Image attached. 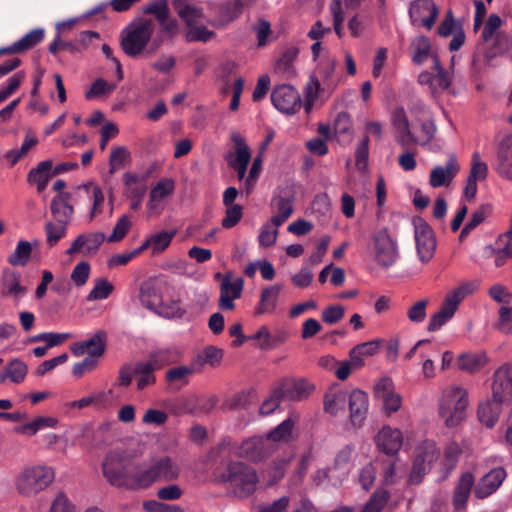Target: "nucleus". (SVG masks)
Listing matches in <instances>:
<instances>
[{
    "label": "nucleus",
    "mask_w": 512,
    "mask_h": 512,
    "mask_svg": "<svg viewBox=\"0 0 512 512\" xmlns=\"http://www.w3.org/2000/svg\"><path fill=\"white\" fill-rule=\"evenodd\" d=\"M217 478L227 485L234 496L239 498H246L253 494L258 482L256 471L238 461L229 462L222 470L218 468Z\"/></svg>",
    "instance_id": "obj_1"
},
{
    "label": "nucleus",
    "mask_w": 512,
    "mask_h": 512,
    "mask_svg": "<svg viewBox=\"0 0 512 512\" xmlns=\"http://www.w3.org/2000/svg\"><path fill=\"white\" fill-rule=\"evenodd\" d=\"M180 468L169 456L152 458L149 463L137 465L138 490L146 489L155 482H171L179 477Z\"/></svg>",
    "instance_id": "obj_2"
},
{
    "label": "nucleus",
    "mask_w": 512,
    "mask_h": 512,
    "mask_svg": "<svg viewBox=\"0 0 512 512\" xmlns=\"http://www.w3.org/2000/svg\"><path fill=\"white\" fill-rule=\"evenodd\" d=\"M467 392L460 386L446 388L439 400V415L447 427L453 428L465 418Z\"/></svg>",
    "instance_id": "obj_3"
},
{
    "label": "nucleus",
    "mask_w": 512,
    "mask_h": 512,
    "mask_svg": "<svg viewBox=\"0 0 512 512\" xmlns=\"http://www.w3.org/2000/svg\"><path fill=\"white\" fill-rule=\"evenodd\" d=\"M102 472L107 481L115 487L138 490L137 465L129 471L124 458L116 452L108 453L102 463Z\"/></svg>",
    "instance_id": "obj_4"
},
{
    "label": "nucleus",
    "mask_w": 512,
    "mask_h": 512,
    "mask_svg": "<svg viewBox=\"0 0 512 512\" xmlns=\"http://www.w3.org/2000/svg\"><path fill=\"white\" fill-rule=\"evenodd\" d=\"M370 255L382 269H389L400 257L399 246L388 228L376 230L371 236Z\"/></svg>",
    "instance_id": "obj_5"
},
{
    "label": "nucleus",
    "mask_w": 512,
    "mask_h": 512,
    "mask_svg": "<svg viewBox=\"0 0 512 512\" xmlns=\"http://www.w3.org/2000/svg\"><path fill=\"white\" fill-rule=\"evenodd\" d=\"M54 478V470L49 466H28L19 473L15 485L21 495L31 497L45 490Z\"/></svg>",
    "instance_id": "obj_6"
},
{
    "label": "nucleus",
    "mask_w": 512,
    "mask_h": 512,
    "mask_svg": "<svg viewBox=\"0 0 512 512\" xmlns=\"http://www.w3.org/2000/svg\"><path fill=\"white\" fill-rule=\"evenodd\" d=\"M266 438L254 436L244 440L240 445H236L230 439H224L219 444L220 451H233L238 457L245 458L252 462L263 460L269 453V447Z\"/></svg>",
    "instance_id": "obj_7"
},
{
    "label": "nucleus",
    "mask_w": 512,
    "mask_h": 512,
    "mask_svg": "<svg viewBox=\"0 0 512 512\" xmlns=\"http://www.w3.org/2000/svg\"><path fill=\"white\" fill-rule=\"evenodd\" d=\"M468 287V284H464L447 293L440 310L431 316L427 326L428 331L433 332L439 330L454 316L460 302L468 292Z\"/></svg>",
    "instance_id": "obj_8"
},
{
    "label": "nucleus",
    "mask_w": 512,
    "mask_h": 512,
    "mask_svg": "<svg viewBox=\"0 0 512 512\" xmlns=\"http://www.w3.org/2000/svg\"><path fill=\"white\" fill-rule=\"evenodd\" d=\"M417 254L422 263L429 262L436 249V238L431 226L421 217L413 219Z\"/></svg>",
    "instance_id": "obj_9"
},
{
    "label": "nucleus",
    "mask_w": 512,
    "mask_h": 512,
    "mask_svg": "<svg viewBox=\"0 0 512 512\" xmlns=\"http://www.w3.org/2000/svg\"><path fill=\"white\" fill-rule=\"evenodd\" d=\"M271 102L278 111L288 115L297 113L302 107L300 94L289 84L275 86L271 93Z\"/></svg>",
    "instance_id": "obj_10"
},
{
    "label": "nucleus",
    "mask_w": 512,
    "mask_h": 512,
    "mask_svg": "<svg viewBox=\"0 0 512 512\" xmlns=\"http://www.w3.org/2000/svg\"><path fill=\"white\" fill-rule=\"evenodd\" d=\"M438 14L439 9L433 0H415L409 7V16L415 28L431 30Z\"/></svg>",
    "instance_id": "obj_11"
},
{
    "label": "nucleus",
    "mask_w": 512,
    "mask_h": 512,
    "mask_svg": "<svg viewBox=\"0 0 512 512\" xmlns=\"http://www.w3.org/2000/svg\"><path fill=\"white\" fill-rule=\"evenodd\" d=\"M295 202V191L293 187L287 186L279 189L271 200V208L276 212L271 217V222L275 227L284 224L293 214V205Z\"/></svg>",
    "instance_id": "obj_12"
},
{
    "label": "nucleus",
    "mask_w": 512,
    "mask_h": 512,
    "mask_svg": "<svg viewBox=\"0 0 512 512\" xmlns=\"http://www.w3.org/2000/svg\"><path fill=\"white\" fill-rule=\"evenodd\" d=\"M437 458L438 452L434 444L426 443L424 446L419 447L413 461L409 481L413 484H419L423 476L430 471Z\"/></svg>",
    "instance_id": "obj_13"
},
{
    "label": "nucleus",
    "mask_w": 512,
    "mask_h": 512,
    "mask_svg": "<svg viewBox=\"0 0 512 512\" xmlns=\"http://www.w3.org/2000/svg\"><path fill=\"white\" fill-rule=\"evenodd\" d=\"M152 34H123L120 45L123 52L129 57L139 56L151 42L150 53L154 52L161 44L160 37L151 39Z\"/></svg>",
    "instance_id": "obj_14"
},
{
    "label": "nucleus",
    "mask_w": 512,
    "mask_h": 512,
    "mask_svg": "<svg viewBox=\"0 0 512 512\" xmlns=\"http://www.w3.org/2000/svg\"><path fill=\"white\" fill-rule=\"evenodd\" d=\"M507 477L504 467H495L484 474L477 482L474 495L477 499H485L495 493Z\"/></svg>",
    "instance_id": "obj_15"
},
{
    "label": "nucleus",
    "mask_w": 512,
    "mask_h": 512,
    "mask_svg": "<svg viewBox=\"0 0 512 512\" xmlns=\"http://www.w3.org/2000/svg\"><path fill=\"white\" fill-rule=\"evenodd\" d=\"M511 45L508 34H482L478 43V50L490 62L492 59L504 54Z\"/></svg>",
    "instance_id": "obj_16"
},
{
    "label": "nucleus",
    "mask_w": 512,
    "mask_h": 512,
    "mask_svg": "<svg viewBox=\"0 0 512 512\" xmlns=\"http://www.w3.org/2000/svg\"><path fill=\"white\" fill-rule=\"evenodd\" d=\"M492 394L504 401L512 399V364L504 363L493 375Z\"/></svg>",
    "instance_id": "obj_17"
},
{
    "label": "nucleus",
    "mask_w": 512,
    "mask_h": 512,
    "mask_svg": "<svg viewBox=\"0 0 512 512\" xmlns=\"http://www.w3.org/2000/svg\"><path fill=\"white\" fill-rule=\"evenodd\" d=\"M277 388L283 399L288 401H301L311 394L314 386L305 379H285Z\"/></svg>",
    "instance_id": "obj_18"
},
{
    "label": "nucleus",
    "mask_w": 512,
    "mask_h": 512,
    "mask_svg": "<svg viewBox=\"0 0 512 512\" xmlns=\"http://www.w3.org/2000/svg\"><path fill=\"white\" fill-rule=\"evenodd\" d=\"M106 340V332L99 330L90 339L74 343L71 346V352L75 356H81L85 353H88V356L97 359L105 352Z\"/></svg>",
    "instance_id": "obj_19"
},
{
    "label": "nucleus",
    "mask_w": 512,
    "mask_h": 512,
    "mask_svg": "<svg viewBox=\"0 0 512 512\" xmlns=\"http://www.w3.org/2000/svg\"><path fill=\"white\" fill-rule=\"evenodd\" d=\"M403 438L399 429H392L389 426L383 427L376 436V445L380 451L389 457L398 455L402 447Z\"/></svg>",
    "instance_id": "obj_20"
},
{
    "label": "nucleus",
    "mask_w": 512,
    "mask_h": 512,
    "mask_svg": "<svg viewBox=\"0 0 512 512\" xmlns=\"http://www.w3.org/2000/svg\"><path fill=\"white\" fill-rule=\"evenodd\" d=\"M476 484L472 472L466 471L460 475L455 484L452 497V504L456 511H461L466 508L470 494L472 490L474 491Z\"/></svg>",
    "instance_id": "obj_21"
},
{
    "label": "nucleus",
    "mask_w": 512,
    "mask_h": 512,
    "mask_svg": "<svg viewBox=\"0 0 512 512\" xmlns=\"http://www.w3.org/2000/svg\"><path fill=\"white\" fill-rule=\"evenodd\" d=\"M411 60L416 65H422L428 59H432L433 64L435 60H439L436 49L432 46L429 37L421 34L415 37L410 44Z\"/></svg>",
    "instance_id": "obj_22"
},
{
    "label": "nucleus",
    "mask_w": 512,
    "mask_h": 512,
    "mask_svg": "<svg viewBox=\"0 0 512 512\" xmlns=\"http://www.w3.org/2000/svg\"><path fill=\"white\" fill-rule=\"evenodd\" d=\"M242 289V278L231 282L230 277L226 275L220 285L219 308L226 311L233 310L235 308L234 300L241 297Z\"/></svg>",
    "instance_id": "obj_23"
},
{
    "label": "nucleus",
    "mask_w": 512,
    "mask_h": 512,
    "mask_svg": "<svg viewBox=\"0 0 512 512\" xmlns=\"http://www.w3.org/2000/svg\"><path fill=\"white\" fill-rule=\"evenodd\" d=\"M460 170L457 158L454 154H450L445 167L435 166L429 177V183L433 188H439L448 185Z\"/></svg>",
    "instance_id": "obj_24"
},
{
    "label": "nucleus",
    "mask_w": 512,
    "mask_h": 512,
    "mask_svg": "<svg viewBox=\"0 0 512 512\" xmlns=\"http://www.w3.org/2000/svg\"><path fill=\"white\" fill-rule=\"evenodd\" d=\"M348 405L352 425L361 426L368 412V395L360 389H354L349 392Z\"/></svg>",
    "instance_id": "obj_25"
},
{
    "label": "nucleus",
    "mask_w": 512,
    "mask_h": 512,
    "mask_svg": "<svg viewBox=\"0 0 512 512\" xmlns=\"http://www.w3.org/2000/svg\"><path fill=\"white\" fill-rule=\"evenodd\" d=\"M494 169L501 178L512 181V137L501 141Z\"/></svg>",
    "instance_id": "obj_26"
},
{
    "label": "nucleus",
    "mask_w": 512,
    "mask_h": 512,
    "mask_svg": "<svg viewBox=\"0 0 512 512\" xmlns=\"http://www.w3.org/2000/svg\"><path fill=\"white\" fill-rule=\"evenodd\" d=\"M104 240L105 234L102 232L80 234L66 251V254L73 255L79 252L85 254L95 253Z\"/></svg>",
    "instance_id": "obj_27"
},
{
    "label": "nucleus",
    "mask_w": 512,
    "mask_h": 512,
    "mask_svg": "<svg viewBox=\"0 0 512 512\" xmlns=\"http://www.w3.org/2000/svg\"><path fill=\"white\" fill-rule=\"evenodd\" d=\"M299 54L296 46H288L284 49L274 65V73L283 79L289 80L296 76L294 62Z\"/></svg>",
    "instance_id": "obj_28"
},
{
    "label": "nucleus",
    "mask_w": 512,
    "mask_h": 512,
    "mask_svg": "<svg viewBox=\"0 0 512 512\" xmlns=\"http://www.w3.org/2000/svg\"><path fill=\"white\" fill-rule=\"evenodd\" d=\"M504 402V400L495 398L492 394L490 399L481 403L478 407L477 415L479 421L486 427L492 428L499 419Z\"/></svg>",
    "instance_id": "obj_29"
},
{
    "label": "nucleus",
    "mask_w": 512,
    "mask_h": 512,
    "mask_svg": "<svg viewBox=\"0 0 512 512\" xmlns=\"http://www.w3.org/2000/svg\"><path fill=\"white\" fill-rule=\"evenodd\" d=\"M231 141L234 143L235 153H229L225 157L229 167L248 166L251 152L244 138L239 133H232Z\"/></svg>",
    "instance_id": "obj_30"
},
{
    "label": "nucleus",
    "mask_w": 512,
    "mask_h": 512,
    "mask_svg": "<svg viewBox=\"0 0 512 512\" xmlns=\"http://www.w3.org/2000/svg\"><path fill=\"white\" fill-rule=\"evenodd\" d=\"M70 198L69 193H60L51 200L50 209L56 222L69 224L74 213Z\"/></svg>",
    "instance_id": "obj_31"
},
{
    "label": "nucleus",
    "mask_w": 512,
    "mask_h": 512,
    "mask_svg": "<svg viewBox=\"0 0 512 512\" xmlns=\"http://www.w3.org/2000/svg\"><path fill=\"white\" fill-rule=\"evenodd\" d=\"M138 298L142 306L151 311H156L162 303L161 291L152 280L141 283Z\"/></svg>",
    "instance_id": "obj_32"
},
{
    "label": "nucleus",
    "mask_w": 512,
    "mask_h": 512,
    "mask_svg": "<svg viewBox=\"0 0 512 512\" xmlns=\"http://www.w3.org/2000/svg\"><path fill=\"white\" fill-rule=\"evenodd\" d=\"M199 372V367H196L194 363L191 362L190 365H182L168 369L165 374V381L169 384L177 385V388H181L188 385L190 377Z\"/></svg>",
    "instance_id": "obj_33"
},
{
    "label": "nucleus",
    "mask_w": 512,
    "mask_h": 512,
    "mask_svg": "<svg viewBox=\"0 0 512 512\" xmlns=\"http://www.w3.org/2000/svg\"><path fill=\"white\" fill-rule=\"evenodd\" d=\"M52 165L51 160L42 161L29 172L28 181L37 185L38 192H43L50 178L53 177L51 172Z\"/></svg>",
    "instance_id": "obj_34"
},
{
    "label": "nucleus",
    "mask_w": 512,
    "mask_h": 512,
    "mask_svg": "<svg viewBox=\"0 0 512 512\" xmlns=\"http://www.w3.org/2000/svg\"><path fill=\"white\" fill-rule=\"evenodd\" d=\"M348 397V390L335 389L330 391L324 397V410L331 415H336L339 411L345 410Z\"/></svg>",
    "instance_id": "obj_35"
},
{
    "label": "nucleus",
    "mask_w": 512,
    "mask_h": 512,
    "mask_svg": "<svg viewBox=\"0 0 512 512\" xmlns=\"http://www.w3.org/2000/svg\"><path fill=\"white\" fill-rule=\"evenodd\" d=\"M281 286L272 285L262 290L260 300L256 308V314L272 313L276 308Z\"/></svg>",
    "instance_id": "obj_36"
},
{
    "label": "nucleus",
    "mask_w": 512,
    "mask_h": 512,
    "mask_svg": "<svg viewBox=\"0 0 512 512\" xmlns=\"http://www.w3.org/2000/svg\"><path fill=\"white\" fill-rule=\"evenodd\" d=\"M179 358L176 349L171 347H161L153 350L148 357V361L157 370L163 367L175 363Z\"/></svg>",
    "instance_id": "obj_37"
},
{
    "label": "nucleus",
    "mask_w": 512,
    "mask_h": 512,
    "mask_svg": "<svg viewBox=\"0 0 512 512\" xmlns=\"http://www.w3.org/2000/svg\"><path fill=\"white\" fill-rule=\"evenodd\" d=\"M487 362L488 359L484 352L462 353L457 360L459 369L470 373L480 370Z\"/></svg>",
    "instance_id": "obj_38"
},
{
    "label": "nucleus",
    "mask_w": 512,
    "mask_h": 512,
    "mask_svg": "<svg viewBox=\"0 0 512 512\" xmlns=\"http://www.w3.org/2000/svg\"><path fill=\"white\" fill-rule=\"evenodd\" d=\"M334 133L340 143H349L353 135V125L347 112L338 113L334 121Z\"/></svg>",
    "instance_id": "obj_39"
},
{
    "label": "nucleus",
    "mask_w": 512,
    "mask_h": 512,
    "mask_svg": "<svg viewBox=\"0 0 512 512\" xmlns=\"http://www.w3.org/2000/svg\"><path fill=\"white\" fill-rule=\"evenodd\" d=\"M44 38V34H25L21 39L14 42L12 45L1 48L0 49V55L1 54H17L25 52L31 48H33L35 45L40 43Z\"/></svg>",
    "instance_id": "obj_40"
},
{
    "label": "nucleus",
    "mask_w": 512,
    "mask_h": 512,
    "mask_svg": "<svg viewBox=\"0 0 512 512\" xmlns=\"http://www.w3.org/2000/svg\"><path fill=\"white\" fill-rule=\"evenodd\" d=\"M223 358V350L215 346H207L193 359V363L201 370L205 364L216 367Z\"/></svg>",
    "instance_id": "obj_41"
},
{
    "label": "nucleus",
    "mask_w": 512,
    "mask_h": 512,
    "mask_svg": "<svg viewBox=\"0 0 512 512\" xmlns=\"http://www.w3.org/2000/svg\"><path fill=\"white\" fill-rule=\"evenodd\" d=\"M33 247L30 242L26 240L18 241L15 250L11 253L7 262L12 266L24 267L29 262L32 255Z\"/></svg>",
    "instance_id": "obj_42"
},
{
    "label": "nucleus",
    "mask_w": 512,
    "mask_h": 512,
    "mask_svg": "<svg viewBox=\"0 0 512 512\" xmlns=\"http://www.w3.org/2000/svg\"><path fill=\"white\" fill-rule=\"evenodd\" d=\"M203 16L204 13L201 7L190 5V7H186L184 13L180 15V18L186 23L190 32H210L201 25Z\"/></svg>",
    "instance_id": "obj_43"
},
{
    "label": "nucleus",
    "mask_w": 512,
    "mask_h": 512,
    "mask_svg": "<svg viewBox=\"0 0 512 512\" xmlns=\"http://www.w3.org/2000/svg\"><path fill=\"white\" fill-rule=\"evenodd\" d=\"M123 182L126 187V196L128 199H143L147 186L145 183H139V177L131 172H127L123 176Z\"/></svg>",
    "instance_id": "obj_44"
},
{
    "label": "nucleus",
    "mask_w": 512,
    "mask_h": 512,
    "mask_svg": "<svg viewBox=\"0 0 512 512\" xmlns=\"http://www.w3.org/2000/svg\"><path fill=\"white\" fill-rule=\"evenodd\" d=\"M157 370L147 360L146 362H139L135 365L134 374L138 376L137 387L143 389L146 386L152 385L156 381L154 371Z\"/></svg>",
    "instance_id": "obj_45"
},
{
    "label": "nucleus",
    "mask_w": 512,
    "mask_h": 512,
    "mask_svg": "<svg viewBox=\"0 0 512 512\" xmlns=\"http://www.w3.org/2000/svg\"><path fill=\"white\" fill-rule=\"evenodd\" d=\"M177 230L171 231H159L149 236L151 242V252L153 255H157L166 250L173 238L176 236Z\"/></svg>",
    "instance_id": "obj_46"
},
{
    "label": "nucleus",
    "mask_w": 512,
    "mask_h": 512,
    "mask_svg": "<svg viewBox=\"0 0 512 512\" xmlns=\"http://www.w3.org/2000/svg\"><path fill=\"white\" fill-rule=\"evenodd\" d=\"M70 333H55V332H43L37 335L31 336L28 339L29 343H45V346L50 349L63 344L66 340L71 338Z\"/></svg>",
    "instance_id": "obj_47"
},
{
    "label": "nucleus",
    "mask_w": 512,
    "mask_h": 512,
    "mask_svg": "<svg viewBox=\"0 0 512 512\" xmlns=\"http://www.w3.org/2000/svg\"><path fill=\"white\" fill-rule=\"evenodd\" d=\"M87 45L86 38H83L81 41H69L63 40L60 37V34L54 39V41L49 45V52L52 54H56L60 51H69L71 53L79 52Z\"/></svg>",
    "instance_id": "obj_48"
},
{
    "label": "nucleus",
    "mask_w": 512,
    "mask_h": 512,
    "mask_svg": "<svg viewBox=\"0 0 512 512\" xmlns=\"http://www.w3.org/2000/svg\"><path fill=\"white\" fill-rule=\"evenodd\" d=\"M143 12L153 15L162 26H165L169 19L168 0L152 1L143 8Z\"/></svg>",
    "instance_id": "obj_49"
},
{
    "label": "nucleus",
    "mask_w": 512,
    "mask_h": 512,
    "mask_svg": "<svg viewBox=\"0 0 512 512\" xmlns=\"http://www.w3.org/2000/svg\"><path fill=\"white\" fill-rule=\"evenodd\" d=\"M57 424V420L53 417H37L33 421L26 423L22 426L16 427L15 432L19 434H29L34 435L39 430L45 427H55Z\"/></svg>",
    "instance_id": "obj_50"
},
{
    "label": "nucleus",
    "mask_w": 512,
    "mask_h": 512,
    "mask_svg": "<svg viewBox=\"0 0 512 512\" xmlns=\"http://www.w3.org/2000/svg\"><path fill=\"white\" fill-rule=\"evenodd\" d=\"M4 370L8 379L15 384L22 383L28 373L26 363L19 358L10 360Z\"/></svg>",
    "instance_id": "obj_51"
},
{
    "label": "nucleus",
    "mask_w": 512,
    "mask_h": 512,
    "mask_svg": "<svg viewBox=\"0 0 512 512\" xmlns=\"http://www.w3.org/2000/svg\"><path fill=\"white\" fill-rule=\"evenodd\" d=\"M174 183L172 180L165 179L159 181L150 191L148 208H155V202L160 201L173 192Z\"/></svg>",
    "instance_id": "obj_52"
},
{
    "label": "nucleus",
    "mask_w": 512,
    "mask_h": 512,
    "mask_svg": "<svg viewBox=\"0 0 512 512\" xmlns=\"http://www.w3.org/2000/svg\"><path fill=\"white\" fill-rule=\"evenodd\" d=\"M25 288L20 284V274L16 272L5 273L3 279V291L4 296H15L20 297L25 293Z\"/></svg>",
    "instance_id": "obj_53"
},
{
    "label": "nucleus",
    "mask_w": 512,
    "mask_h": 512,
    "mask_svg": "<svg viewBox=\"0 0 512 512\" xmlns=\"http://www.w3.org/2000/svg\"><path fill=\"white\" fill-rule=\"evenodd\" d=\"M293 427L294 421L291 418H287L267 434V442L289 441L292 438Z\"/></svg>",
    "instance_id": "obj_54"
},
{
    "label": "nucleus",
    "mask_w": 512,
    "mask_h": 512,
    "mask_svg": "<svg viewBox=\"0 0 512 512\" xmlns=\"http://www.w3.org/2000/svg\"><path fill=\"white\" fill-rule=\"evenodd\" d=\"M68 224L64 223H53L51 221L45 224L46 241L50 247L55 246L67 232Z\"/></svg>",
    "instance_id": "obj_55"
},
{
    "label": "nucleus",
    "mask_w": 512,
    "mask_h": 512,
    "mask_svg": "<svg viewBox=\"0 0 512 512\" xmlns=\"http://www.w3.org/2000/svg\"><path fill=\"white\" fill-rule=\"evenodd\" d=\"M102 11V7H96L91 12L87 14H83L78 17L68 18L66 20L59 21L55 24V29L57 32L65 31V30H73L76 28H80L82 24L88 21L91 15L97 14Z\"/></svg>",
    "instance_id": "obj_56"
},
{
    "label": "nucleus",
    "mask_w": 512,
    "mask_h": 512,
    "mask_svg": "<svg viewBox=\"0 0 512 512\" xmlns=\"http://www.w3.org/2000/svg\"><path fill=\"white\" fill-rule=\"evenodd\" d=\"M113 285L105 278H99L95 281L93 289L87 295V301L107 299L113 292Z\"/></svg>",
    "instance_id": "obj_57"
},
{
    "label": "nucleus",
    "mask_w": 512,
    "mask_h": 512,
    "mask_svg": "<svg viewBox=\"0 0 512 512\" xmlns=\"http://www.w3.org/2000/svg\"><path fill=\"white\" fill-rule=\"evenodd\" d=\"M389 497L390 494L387 490L377 489L365 504L362 512H381Z\"/></svg>",
    "instance_id": "obj_58"
},
{
    "label": "nucleus",
    "mask_w": 512,
    "mask_h": 512,
    "mask_svg": "<svg viewBox=\"0 0 512 512\" xmlns=\"http://www.w3.org/2000/svg\"><path fill=\"white\" fill-rule=\"evenodd\" d=\"M129 156L130 153L126 147L121 146L113 148L109 157V172L113 174L116 170L120 169Z\"/></svg>",
    "instance_id": "obj_59"
},
{
    "label": "nucleus",
    "mask_w": 512,
    "mask_h": 512,
    "mask_svg": "<svg viewBox=\"0 0 512 512\" xmlns=\"http://www.w3.org/2000/svg\"><path fill=\"white\" fill-rule=\"evenodd\" d=\"M488 174V166L486 163L480 160L478 152L472 155V166L468 178L475 181H483L486 179Z\"/></svg>",
    "instance_id": "obj_60"
},
{
    "label": "nucleus",
    "mask_w": 512,
    "mask_h": 512,
    "mask_svg": "<svg viewBox=\"0 0 512 512\" xmlns=\"http://www.w3.org/2000/svg\"><path fill=\"white\" fill-rule=\"evenodd\" d=\"M131 227V221L127 215H122L116 222L111 235L107 238L108 242L121 241L128 233Z\"/></svg>",
    "instance_id": "obj_61"
},
{
    "label": "nucleus",
    "mask_w": 512,
    "mask_h": 512,
    "mask_svg": "<svg viewBox=\"0 0 512 512\" xmlns=\"http://www.w3.org/2000/svg\"><path fill=\"white\" fill-rule=\"evenodd\" d=\"M277 228L272 224L271 220L261 227L258 237L260 246L270 247L276 242L278 236Z\"/></svg>",
    "instance_id": "obj_62"
},
{
    "label": "nucleus",
    "mask_w": 512,
    "mask_h": 512,
    "mask_svg": "<svg viewBox=\"0 0 512 512\" xmlns=\"http://www.w3.org/2000/svg\"><path fill=\"white\" fill-rule=\"evenodd\" d=\"M89 276L90 264L86 261H81L73 268L70 278L76 286L82 287L87 283Z\"/></svg>",
    "instance_id": "obj_63"
},
{
    "label": "nucleus",
    "mask_w": 512,
    "mask_h": 512,
    "mask_svg": "<svg viewBox=\"0 0 512 512\" xmlns=\"http://www.w3.org/2000/svg\"><path fill=\"white\" fill-rule=\"evenodd\" d=\"M145 512H184L178 505H170L156 500H147L143 502Z\"/></svg>",
    "instance_id": "obj_64"
}]
</instances>
